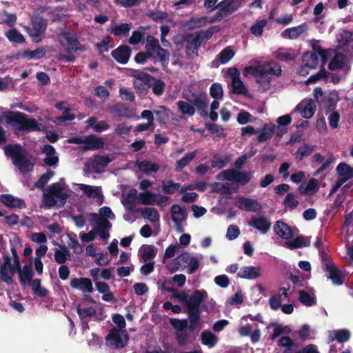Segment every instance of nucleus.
<instances>
[{
    "label": "nucleus",
    "mask_w": 353,
    "mask_h": 353,
    "mask_svg": "<svg viewBox=\"0 0 353 353\" xmlns=\"http://www.w3.org/2000/svg\"><path fill=\"white\" fill-rule=\"evenodd\" d=\"M184 41L186 43L185 52L187 56H198V50L202 43L199 39V36L195 32L190 33L186 35Z\"/></svg>",
    "instance_id": "obj_11"
},
{
    "label": "nucleus",
    "mask_w": 353,
    "mask_h": 353,
    "mask_svg": "<svg viewBox=\"0 0 353 353\" xmlns=\"http://www.w3.org/2000/svg\"><path fill=\"white\" fill-rule=\"evenodd\" d=\"M54 172L51 170H48L47 172L43 174L39 179L35 182L34 186L39 189H43L50 179L54 176Z\"/></svg>",
    "instance_id": "obj_56"
},
{
    "label": "nucleus",
    "mask_w": 353,
    "mask_h": 353,
    "mask_svg": "<svg viewBox=\"0 0 353 353\" xmlns=\"http://www.w3.org/2000/svg\"><path fill=\"white\" fill-rule=\"evenodd\" d=\"M10 243L11 245L10 251L13 259V264L12 265V274H14L15 273H17V270H20L21 265L15 245L12 243L11 241H10Z\"/></svg>",
    "instance_id": "obj_54"
},
{
    "label": "nucleus",
    "mask_w": 353,
    "mask_h": 353,
    "mask_svg": "<svg viewBox=\"0 0 353 353\" xmlns=\"http://www.w3.org/2000/svg\"><path fill=\"white\" fill-rule=\"evenodd\" d=\"M157 196L156 193L149 190L139 194V202L143 205H154L157 202Z\"/></svg>",
    "instance_id": "obj_41"
},
{
    "label": "nucleus",
    "mask_w": 353,
    "mask_h": 353,
    "mask_svg": "<svg viewBox=\"0 0 353 353\" xmlns=\"http://www.w3.org/2000/svg\"><path fill=\"white\" fill-rule=\"evenodd\" d=\"M299 301L303 305L310 307L316 304V300L314 293L312 295L305 290H299Z\"/></svg>",
    "instance_id": "obj_42"
},
{
    "label": "nucleus",
    "mask_w": 353,
    "mask_h": 353,
    "mask_svg": "<svg viewBox=\"0 0 353 353\" xmlns=\"http://www.w3.org/2000/svg\"><path fill=\"white\" fill-rule=\"evenodd\" d=\"M324 270L327 272V278L331 279L334 285H341L343 283L344 277L335 265H326Z\"/></svg>",
    "instance_id": "obj_24"
},
{
    "label": "nucleus",
    "mask_w": 353,
    "mask_h": 353,
    "mask_svg": "<svg viewBox=\"0 0 353 353\" xmlns=\"http://www.w3.org/2000/svg\"><path fill=\"white\" fill-rule=\"evenodd\" d=\"M201 341L202 344L212 347L217 343L218 338L211 332L204 330L201 334Z\"/></svg>",
    "instance_id": "obj_43"
},
{
    "label": "nucleus",
    "mask_w": 353,
    "mask_h": 353,
    "mask_svg": "<svg viewBox=\"0 0 353 353\" xmlns=\"http://www.w3.org/2000/svg\"><path fill=\"white\" fill-rule=\"evenodd\" d=\"M128 334L125 332L124 339H123L120 330L116 327L111 328L108 335L105 336L108 345L113 346L116 349H121L125 347L128 345Z\"/></svg>",
    "instance_id": "obj_7"
},
{
    "label": "nucleus",
    "mask_w": 353,
    "mask_h": 353,
    "mask_svg": "<svg viewBox=\"0 0 353 353\" xmlns=\"http://www.w3.org/2000/svg\"><path fill=\"white\" fill-rule=\"evenodd\" d=\"M351 336L350 332L347 329L332 330L329 332L328 341L332 342L336 341L339 343H345L350 340Z\"/></svg>",
    "instance_id": "obj_25"
},
{
    "label": "nucleus",
    "mask_w": 353,
    "mask_h": 353,
    "mask_svg": "<svg viewBox=\"0 0 353 353\" xmlns=\"http://www.w3.org/2000/svg\"><path fill=\"white\" fill-rule=\"evenodd\" d=\"M295 110L299 111L302 117L305 119H310L314 114L316 105L314 101L312 99H310L306 102L302 101L298 104L295 108Z\"/></svg>",
    "instance_id": "obj_19"
},
{
    "label": "nucleus",
    "mask_w": 353,
    "mask_h": 353,
    "mask_svg": "<svg viewBox=\"0 0 353 353\" xmlns=\"http://www.w3.org/2000/svg\"><path fill=\"white\" fill-rule=\"evenodd\" d=\"M307 29V25L303 23L298 26L285 29L282 32L281 36L283 38H288L294 39L298 38L302 33L305 32Z\"/></svg>",
    "instance_id": "obj_29"
},
{
    "label": "nucleus",
    "mask_w": 353,
    "mask_h": 353,
    "mask_svg": "<svg viewBox=\"0 0 353 353\" xmlns=\"http://www.w3.org/2000/svg\"><path fill=\"white\" fill-rule=\"evenodd\" d=\"M237 274L243 279H256L261 276V268L255 266H243Z\"/></svg>",
    "instance_id": "obj_28"
},
{
    "label": "nucleus",
    "mask_w": 353,
    "mask_h": 353,
    "mask_svg": "<svg viewBox=\"0 0 353 353\" xmlns=\"http://www.w3.org/2000/svg\"><path fill=\"white\" fill-rule=\"evenodd\" d=\"M107 110L108 112L112 114H116L118 117H124L125 119H130L134 116L129 107L122 103H117L110 105L108 107Z\"/></svg>",
    "instance_id": "obj_14"
},
{
    "label": "nucleus",
    "mask_w": 353,
    "mask_h": 353,
    "mask_svg": "<svg viewBox=\"0 0 353 353\" xmlns=\"http://www.w3.org/2000/svg\"><path fill=\"white\" fill-rule=\"evenodd\" d=\"M130 76L135 78L139 83L149 85L151 84L152 79H154V77L139 70H131Z\"/></svg>",
    "instance_id": "obj_37"
},
{
    "label": "nucleus",
    "mask_w": 353,
    "mask_h": 353,
    "mask_svg": "<svg viewBox=\"0 0 353 353\" xmlns=\"http://www.w3.org/2000/svg\"><path fill=\"white\" fill-rule=\"evenodd\" d=\"M32 28H29V35L34 43H39L42 40V35L45 34L48 26V21L40 15H34L31 17Z\"/></svg>",
    "instance_id": "obj_6"
},
{
    "label": "nucleus",
    "mask_w": 353,
    "mask_h": 353,
    "mask_svg": "<svg viewBox=\"0 0 353 353\" xmlns=\"http://www.w3.org/2000/svg\"><path fill=\"white\" fill-rule=\"evenodd\" d=\"M180 183H175L172 180H164L162 181L163 192L165 194H173L180 188Z\"/></svg>",
    "instance_id": "obj_48"
},
{
    "label": "nucleus",
    "mask_w": 353,
    "mask_h": 353,
    "mask_svg": "<svg viewBox=\"0 0 353 353\" xmlns=\"http://www.w3.org/2000/svg\"><path fill=\"white\" fill-rule=\"evenodd\" d=\"M156 120L161 124H165L169 119L170 109L165 106H160L158 110H154Z\"/></svg>",
    "instance_id": "obj_46"
},
{
    "label": "nucleus",
    "mask_w": 353,
    "mask_h": 353,
    "mask_svg": "<svg viewBox=\"0 0 353 353\" xmlns=\"http://www.w3.org/2000/svg\"><path fill=\"white\" fill-rule=\"evenodd\" d=\"M6 37L12 43H23L25 38L16 28H12L6 32Z\"/></svg>",
    "instance_id": "obj_50"
},
{
    "label": "nucleus",
    "mask_w": 353,
    "mask_h": 353,
    "mask_svg": "<svg viewBox=\"0 0 353 353\" xmlns=\"http://www.w3.org/2000/svg\"><path fill=\"white\" fill-rule=\"evenodd\" d=\"M155 52H156L157 56L159 61L161 63L162 67L163 68L168 67V65L169 64L170 57V52L167 50H165L161 47L158 48V50H157Z\"/></svg>",
    "instance_id": "obj_57"
},
{
    "label": "nucleus",
    "mask_w": 353,
    "mask_h": 353,
    "mask_svg": "<svg viewBox=\"0 0 353 353\" xmlns=\"http://www.w3.org/2000/svg\"><path fill=\"white\" fill-rule=\"evenodd\" d=\"M310 245V240L307 239L305 236L301 235L296 236L292 241H288L285 242V246L290 250L307 247Z\"/></svg>",
    "instance_id": "obj_33"
},
{
    "label": "nucleus",
    "mask_w": 353,
    "mask_h": 353,
    "mask_svg": "<svg viewBox=\"0 0 353 353\" xmlns=\"http://www.w3.org/2000/svg\"><path fill=\"white\" fill-rule=\"evenodd\" d=\"M336 172L345 181L353 178V169L346 163L341 162L336 167Z\"/></svg>",
    "instance_id": "obj_39"
},
{
    "label": "nucleus",
    "mask_w": 353,
    "mask_h": 353,
    "mask_svg": "<svg viewBox=\"0 0 353 353\" xmlns=\"http://www.w3.org/2000/svg\"><path fill=\"white\" fill-rule=\"evenodd\" d=\"M211 190L212 192H219L223 194H230L232 193V189L227 185L213 182L210 184Z\"/></svg>",
    "instance_id": "obj_58"
},
{
    "label": "nucleus",
    "mask_w": 353,
    "mask_h": 353,
    "mask_svg": "<svg viewBox=\"0 0 353 353\" xmlns=\"http://www.w3.org/2000/svg\"><path fill=\"white\" fill-rule=\"evenodd\" d=\"M248 225L256 228L263 234L268 233L271 228V222L263 216H252L249 221Z\"/></svg>",
    "instance_id": "obj_15"
},
{
    "label": "nucleus",
    "mask_w": 353,
    "mask_h": 353,
    "mask_svg": "<svg viewBox=\"0 0 353 353\" xmlns=\"http://www.w3.org/2000/svg\"><path fill=\"white\" fill-rule=\"evenodd\" d=\"M346 61V55L341 52H337L329 63L328 68L331 70H341L345 68Z\"/></svg>",
    "instance_id": "obj_31"
},
{
    "label": "nucleus",
    "mask_w": 353,
    "mask_h": 353,
    "mask_svg": "<svg viewBox=\"0 0 353 353\" xmlns=\"http://www.w3.org/2000/svg\"><path fill=\"white\" fill-rule=\"evenodd\" d=\"M0 202L10 208H23L26 207L23 200L8 194H1Z\"/></svg>",
    "instance_id": "obj_20"
},
{
    "label": "nucleus",
    "mask_w": 353,
    "mask_h": 353,
    "mask_svg": "<svg viewBox=\"0 0 353 353\" xmlns=\"http://www.w3.org/2000/svg\"><path fill=\"white\" fill-rule=\"evenodd\" d=\"M104 142L101 138L97 137L95 134H90L85 138V145L82 146V150H95L103 148Z\"/></svg>",
    "instance_id": "obj_21"
},
{
    "label": "nucleus",
    "mask_w": 353,
    "mask_h": 353,
    "mask_svg": "<svg viewBox=\"0 0 353 353\" xmlns=\"http://www.w3.org/2000/svg\"><path fill=\"white\" fill-rule=\"evenodd\" d=\"M172 221L175 223H181L186 219V212L179 205L174 204L170 209Z\"/></svg>",
    "instance_id": "obj_34"
},
{
    "label": "nucleus",
    "mask_w": 353,
    "mask_h": 353,
    "mask_svg": "<svg viewBox=\"0 0 353 353\" xmlns=\"http://www.w3.org/2000/svg\"><path fill=\"white\" fill-rule=\"evenodd\" d=\"M285 208H289L290 210H294L299 205V201L295 199V195L292 192H289L285 196L283 201Z\"/></svg>",
    "instance_id": "obj_60"
},
{
    "label": "nucleus",
    "mask_w": 353,
    "mask_h": 353,
    "mask_svg": "<svg viewBox=\"0 0 353 353\" xmlns=\"http://www.w3.org/2000/svg\"><path fill=\"white\" fill-rule=\"evenodd\" d=\"M62 185L58 183H52L48 188V192L43 193V203L48 208H52L56 205L57 200L59 199L61 205L65 204L68 194L63 192Z\"/></svg>",
    "instance_id": "obj_4"
},
{
    "label": "nucleus",
    "mask_w": 353,
    "mask_h": 353,
    "mask_svg": "<svg viewBox=\"0 0 353 353\" xmlns=\"http://www.w3.org/2000/svg\"><path fill=\"white\" fill-rule=\"evenodd\" d=\"M46 54V50L41 47L37 48L34 50H26L23 52V56L24 57H28L30 59H41Z\"/></svg>",
    "instance_id": "obj_63"
},
{
    "label": "nucleus",
    "mask_w": 353,
    "mask_h": 353,
    "mask_svg": "<svg viewBox=\"0 0 353 353\" xmlns=\"http://www.w3.org/2000/svg\"><path fill=\"white\" fill-rule=\"evenodd\" d=\"M302 61L310 68L315 69L319 63V56L316 52L308 51L303 54Z\"/></svg>",
    "instance_id": "obj_35"
},
{
    "label": "nucleus",
    "mask_w": 353,
    "mask_h": 353,
    "mask_svg": "<svg viewBox=\"0 0 353 353\" xmlns=\"http://www.w3.org/2000/svg\"><path fill=\"white\" fill-rule=\"evenodd\" d=\"M210 94L216 100L221 99L223 95V90L221 85L219 83H212L210 88Z\"/></svg>",
    "instance_id": "obj_61"
},
{
    "label": "nucleus",
    "mask_w": 353,
    "mask_h": 353,
    "mask_svg": "<svg viewBox=\"0 0 353 353\" xmlns=\"http://www.w3.org/2000/svg\"><path fill=\"white\" fill-rule=\"evenodd\" d=\"M338 47L345 52H353V32L346 30L340 32L337 39Z\"/></svg>",
    "instance_id": "obj_10"
},
{
    "label": "nucleus",
    "mask_w": 353,
    "mask_h": 353,
    "mask_svg": "<svg viewBox=\"0 0 353 353\" xmlns=\"http://www.w3.org/2000/svg\"><path fill=\"white\" fill-rule=\"evenodd\" d=\"M61 36L67 42L69 50L74 52L84 51L85 50V46L79 42L76 33L71 31H63Z\"/></svg>",
    "instance_id": "obj_12"
},
{
    "label": "nucleus",
    "mask_w": 353,
    "mask_h": 353,
    "mask_svg": "<svg viewBox=\"0 0 353 353\" xmlns=\"http://www.w3.org/2000/svg\"><path fill=\"white\" fill-rule=\"evenodd\" d=\"M3 117L7 124L12 125L19 131L40 132L41 130V123L21 112H5Z\"/></svg>",
    "instance_id": "obj_2"
},
{
    "label": "nucleus",
    "mask_w": 353,
    "mask_h": 353,
    "mask_svg": "<svg viewBox=\"0 0 353 353\" xmlns=\"http://www.w3.org/2000/svg\"><path fill=\"white\" fill-rule=\"evenodd\" d=\"M19 277V282L23 287L32 283L34 272L32 270V263L26 264L23 265V268H20V270H17Z\"/></svg>",
    "instance_id": "obj_18"
},
{
    "label": "nucleus",
    "mask_w": 353,
    "mask_h": 353,
    "mask_svg": "<svg viewBox=\"0 0 353 353\" xmlns=\"http://www.w3.org/2000/svg\"><path fill=\"white\" fill-rule=\"evenodd\" d=\"M41 280L35 279L32 283L33 293L40 298H44L48 296L50 292L48 290L41 286Z\"/></svg>",
    "instance_id": "obj_45"
},
{
    "label": "nucleus",
    "mask_w": 353,
    "mask_h": 353,
    "mask_svg": "<svg viewBox=\"0 0 353 353\" xmlns=\"http://www.w3.org/2000/svg\"><path fill=\"white\" fill-rule=\"evenodd\" d=\"M281 68L277 63L274 64L272 67H270L269 68H265L262 65H250L247 66L245 68V72L255 76L257 78L258 82L260 83L262 81L267 80L268 84H270V79L269 78L270 74H274L276 77H279L281 75Z\"/></svg>",
    "instance_id": "obj_5"
},
{
    "label": "nucleus",
    "mask_w": 353,
    "mask_h": 353,
    "mask_svg": "<svg viewBox=\"0 0 353 353\" xmlns=\"http://www.w3.org/2000/svg\"><path fill=\"white\" fill-rule=\"evenodd\" d=\"M150 88H152L154 94L161 96L165 91V83L161 79L154 78V79H152Z\"/></svg>",
    "instance_id": "obj_53"
},
{
    "label": "nucleus",
    "mask_w": 353,
    "mask_h": 353,
    "mask_svg": "<svg viewBox=\"0 0 353 353\" xmlns=\"http://www.w3.org/2000/svg\"><path fill=\"white\" fill-rule=\"evenodd\" d=\"M230 159L228 156H222L219 154H216L214 155L211 161V167L212 168H223L228 163Z\"/></svg>",
    "instance_id": "obj_52"
},
{
    "label": "nucleus",
    "mask_w": 353,
    "mask_h": 353,
    "mask_svg": "<svg viewBox=\"0 0 353 353\" xmlns=\"http://www.w3.org/2000/svg\"><path fill=\"white\" fill-rule=\"evenodd\" d=\"M241 0H223L219 3L220 9L216 12V20H221L236 11L241 6Z\"/></svg>",
    "instance_id": "obj_8"
},
{
    "label": "nucleus",
    "mask_w": 353,
    "mask_h": 353,
    "mask_svg": "<svg viewBox=\"0 0 353 353\" xmlns=\"http://www.w3.org/2000/svg\"><path fill=\"white\" fill-rule=\"evenodd\" d=\"M274 126L272 128H268L267 125H265L262 132L257 137L258 142L263 143L270 139L274 134Z\"/></svg>",
    "instance_id": "obj_62"
},
{
    "label": "nucleus",
    "mask_w": 353,
    "mask_h": 353,
    "mask_svg": "<svg viewBox=\"0 0 353 353\" xmlns=\"http://www.w3.org/2000/svg\"><path fill=\"white\" fill-rule=\"evenodd\" d=\"M141 214L143 219H148L152 223L159 221L160 218L159 212L155 208H145L141 210Z\"/></svg>",
    "instance_id": "obj_47"
},
{
    "label": "nucleus",
    "mask_w": 353,
    "mask_h": 353,
    "mask_svg": "<svg viewBox=\"0 0 353 353\" xmlns=\"http://www.w3.org/2000/svg\"><path fill=\"white\" fill-rule=\"evenodd\" d=\"M274 231L283 239H290L294 236L292 228L282 221H277L274 225Z\"/></svg>",
    "instance_id": "obj_22"
},
{
    "label": "nucleus",
    "mask_w": 353,
    "mask_h": 353,
    "mask_svg": "<svg viewBox=\"0 0 353 353\" xmlns=\"http://www.w3.org/2000/svg\"><path fill=\"white\" fill-rule=\"evenodd\" d=\"M207 292L204 290H195L187 301L185 312L188 316L190 321V330H194L196 328H201V310L200 305L203 301L207 297Z\"/></svg>",
    "instance_id": "obj_1"
},
{
    "label": "nucleus",
    "mask_w": 353,
    "mask_h": 353,
    "mask_svg": "<svg viewBox=\"0 0 353 353\" xmlns=\"http://www.w3.org/2000/svg\"><path fill=\"white\" fill-rule=\"evenodd\" d=\"M137 199V190L134 188L129 190L126 194H123L121 203L130 212L135 210L136 199Z\"/></svg>",
    "instance_id": "obj_26"
},
{
    "label": "nucleus",
    "mask_w": 353,
    "mask_h": 353,
    "mask_svg": "<svg viewBox=\"0 0 353 353\" xmlns=\"http://www.w3.org/2000/svg\"><path fill=\"white\" fill-rule=\"evenodd\" d=\"M4 152L6 156L12 158L13 164L21 173L33 170L34 164L27 158V152L21 144H8L5 146Z\"/></svg>",
    "instance_id": "obj_3"
},
{
    "label": "nucleus",
    "mask_w": 353,
    "mask_h": 353,
    "mask_svg": "<svg viewBox=\"0 0 353 353\" xmlns=\"http://www.w3.org/2000/svg\"><path fill=\"white\" fill-rule=\"evenodd\" d=\"M176 105L179 111L182 114H187L188 116L194 115L195 112V109L192 105L183 101H178L176 103Z\"/></svg>",
    "instance_id": "obj_59"
},
{
    "label": "nucleus",
    "mask_w": 353,
    "mask_h": 353,
    "mask_svg": "<svg viewBox=\"0 0 353 353\" xmlns=\"http://www.w3.org/2000/svg\"><path fill=\"white\" fill-rule=\"evenodd\" d=\"M91 216L94 219H97L96 224V232L101 230H110L112 228V223L103 217H99L96 213L91 214Z\"/></svg>",
    "instance_id": "obj_49"
},
{
    "label": "nucleus",
    "mask_w": 353,
    "mask_h": 353,
    "mask_svg": "<svg viewBox=\"0 0 353 353\" xmlns=\"http://www.w3.org/2000/svg\"><path fill=\"white\" fill-rule=\"evenodd\" d=\"M267 24L268 20L265 19L257 21L250 27L251 33L257 37H261L263 33V28Z\"/></svg>",
    "instance_id": "obj_51"
},
{
    "label": "nucleus",
    "mask_w": 353,
    "mask_h": 353,
    "mask_svg": "<svg viewBox=\"0 0 353 353\" xmlns=\"http://www.w3.org/2000/svg\"><path fill=\"white\" fill-rule=\"evenodd\" d=\"M236 205L239 209L247 212H258L262 208L258 201L243 196L238 198Z\"/></svg>",
    "instance_id": "obj_13"
},
{
    "label": "nucleus",
    "mask_w": 353,
    "mask_h": 353,
    "mask_svg": "<svg viewBox=\"0 0 353 353\" xmlns=\"http://www.w3.org/2000/svg\"><path fill=\"white\" fill-rule=\"evenodd\" d=\"M235 71V77H233V81H232V90L234 94H245L247 92V88L243 84V81L240 79L239 71L236 68H230L229 71Z\"/></svg>",
    "instance_id": "obj_27"
},
{
    "label": "nucleus",
    "mask_w": 353,
    "mask_h": 353,
    "mask_svg": "<svg viewBox=\"0 0 353 353\" xmlns=\"http://www.w3.org/2000/svg\"><path fill=\"white\" fill-rule=\"evenodd\" d=\"M134 163L141 172L145 173L147 175L156 173L160 168V165L159 164L152 163L148 160H137Z\"/></svg>",
    "instance_id": "obj_23"
},
{
    "label": "nucleus",
    "mask_w": 353,
    "mask_h": 353,
    "mask_svg": "<svg viewBox=\"0 0 353 353\" xmlns=\"http://www.w3.org/2000/svg\"><path fill=\"white\" fill-rule=\"evenodd\" d=\"M77 312L80 319L81 320L88 317H93L97 314L96 310L92 307H87L82 308L81 307L80 304H79L77 307Z\"/></svg>",
    "instance_id": "obj_55"
},
{
    "label": "nucleus",
    "mask_w": 353,
    "mask_h": 353,
    "mask_svg": "<svg viewBox=\"0 0 353 353\" xmlns=\"http://www.w3.org/2000/svg\"><path fill=\"white\" fill-rule=\"evenodd\" d=\"M239 174H240V171L239 170L233 168L224 170L217 175V179H224L229 181H234L236 183V179Z\"/></svg>",
    "instance_id": "obj_44"
},
{
    "label": "nucleus",
    "mask_w": 353,
    "mask_h": 353,
    "mask_svg": "<svg viewBox=\"0 0 353 353\" xmlns=\"http://www.w3.org/2000/svg\"><path fill=\"white\" fill-rule=\"evenodd\" d=\"M59 249H55L54 250V261L61 265L71 259V253L68 248L65 245H61Z\"/></svg>",
    "instance_id": "obj_30"
},
{
    "label": "nucleus",
    "mask_w": 353,
    "mask_h": 353,
    "mask_svg": "<svg viewBox=\"0 0 353 353\" xmlns=\"http://www.w3.org/2000/svg\"><path fill=\"white\" fill-rule=\"evenodd\" d=\"M131 49L129 46L122 45L111 52L112 57L119 63L125 64L130 57Z\"/></svg>",
    "instance_id": "obj_16"
},
{
    "label": "nucleus",
    "mask_w": 353,
    "mask_h": 353,
    "mask_svg": "<svg viewBox=\"0 0 353 353\" xmlns=\"http://www.w3.org/2000/svg\"><path fill=\"white\" fill-rule=\"evenodd\" d=\"M193 105L197 108L201 117L208 115V101L205 96L194 94Z\"/></svg>",
    "instance_id": "obj_32"
},
{
    "label": "nucleus",
    "mask_w": 353,
    "mask_h": 353,
    "mask_svg": "<svg viewBox=\"0 0 353 353\" xmlns=\"http://www.w3.org/2000/svg\"><path fill=\"white\" fill-rule=\"evenodd\" d=\"M277 345L285 347L283 353H294L297 348V344L288 336H282L278 341Z\"/></svg>",
    "instance_id": "obj_36"
},
{
    "label": "nucleus",
    "mask_w": 353,
    "mask_h": 353,
    "mask_svg": "<svg viewBox=\"0 0 353 353\" xmlns=\"http://www.w3.org/2000/svg\"><path fill=\"white\" fill-rule=\"evenodd\" d=\"M12 265L10 257L8 255L3 256V263L0 265V276L1 281L8 285L13 283L12 276L8 275V272L12 274Z\"/></svg>",
    "instance_id": "obj_17"
},
{
    "label": "nucleus",
    "mask_w": 353,
    "mask_h": 353,
    "mask_svg": "<svg viewBox=\"0 0 353 353\" xmlns=\"http://www.w3.org/2000/svg\"><path fill=\"white\" fill-rule=\"evenodd\" d=\"M196 151L188 152L184 157L176 161L175 165V171L181 172L196 157Z\"/></svg>",
    "instance_id": "obj_40"
},
{
    "label": "nucleus",
    "mask_w": 353,
    "mask_h": 353,
    "mask_svg": "<svg viewBox=\"0 0 353 353\" xmlns=\"http://www.w3.org/2000/svg\"><path fill=\"white\" fill-rule=\"evenodd\" d=\"M88 125L97 132H101L107 130L110 125L105 121H99L97 122L96 117H89L86 121Z\"/></svg>",
    "instance_id": "obj_38"
},
{
    "label": "nucleus",
    "mask_w": 353,
    "mask_h": 353,
    "mask_svg": "<svg viewBox=\"0 0 353 353\" xmlns=\"http://www.w3.org/2000/svg\"><path fill=\"white\" fill-rule=\"evenodd\" d=\"M72 289L81 290L83 293H92L94 291L92 282L86 277H74L70 281Z\"/></svg>",
    "instance_id": "obj_9"
},
{
    "label": "nucleus",
    "mask_w": 353,
    "mask_h": 353,
    "mask_svg": "<svg viewBox=\"0 0 353 353\" xmlns=\"http://www.w3.org/2000/svg\"><path fill=\"white\" fill-rule=\"evenodd\" d=\"M157 250L152 245H147L143 248L141 251V258L144 262H146L148 260L154 259L157 255Z\"/></svg>",
    "instance_id": "obj_64"
}]
</instances>
